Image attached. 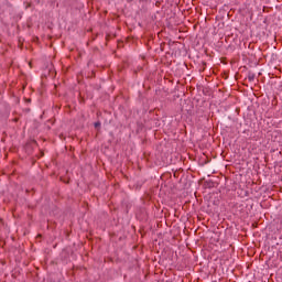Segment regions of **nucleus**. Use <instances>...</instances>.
I'll return each mask as SVG.
<instances>
[{
  "label": "nucleus",
  "instance_id": "1",
  "mask_svg": "<svg viewBox=\"0 0 282 282\" xmlns=\"http://www.w3.org/2000/svg\"><path fill=\"white\" fill-rule=\"evenodd\" d=\"M248 78L250 82H252V80H254V75H249Z\"/></svg>",
  "mask_w": 282,
  "mask_h": 282
},
{
  "label": "nucleus",
  "instance_id": "2",
  "mask_svg": "<svg viewBox=\"0 0 282 282\" xmlns=\"http://www.w3.org/2000/svg\"><path fill=\"white\" fill-rule=\"evenodd\" d=\"M95 127L96 128L100 127V122H95Z\"/></svg>",
  "mask_w": 282,
  "mask_h": 282
}]
</instances>
